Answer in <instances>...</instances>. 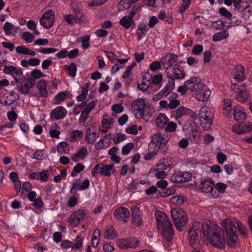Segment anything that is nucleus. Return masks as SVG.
Segmentation results:
<instances>
[{
	"label": "nucleus",
	"instance_id": "obj_1",
	"mask_svg": "<svg viewBox=\"0 0 252 252\" xmlns=\"http://www.w3.org/2000/svg\"><path fill=\"white\" fill-rule=\"evenodd\" d=\"M221 231L218 225L204 222V236L212 246L220 249L224 248L225 240L221 237Z\"/></svg>",
	"mask_w": 252,
	"mask_h": 252
},
{
	"label": "nucleus",
	"instance_id": "obj_2",
	"mask_svg": "<svg viewBox=\"0 0 252 252\" xmlns=\"http://www.w3.org/2000/svg\"><path fill=\"white\" fill-rule=\"evenodd\" d=\"M155 218L157 228L167 241H170L173 238V225L167 215L161 211H156Z\"/></svg>",
	"mask_w": 252,
	"mask_h": 252
},
{
	"label": "nucleus",
	"instance_id": "obj_3",
	"mask_svg": "<svg viewBox=\"0 0 252 252\" xmlns=\"http://www.w3.org/2000/svg\"><path fill=\"white\" fill-rule=\"evenodd\" d=\"M222 226L223 231L226 232L228 237V245L233 247L235 246L238 240V236L236 235L237 228L234 222L230 219H225L222 222Z\"/></svg>",
	"mask_w": 252,
	"mask_h": 252
},
{
	"label": "nucleus",
	"instance_id": "obj_4",
	"mask_svg": "<svg viewBox=\"0 0 252 252\" xmlns=\"http://www.w3.org/2000/svg\"><path fill=\"white\" fill-rule=\"evenodd\" d=\"M170 214L176 229L182 231L188 221L187 213L180 208L172 209Z\"/></svg>",
	"mask_w": 252,
	"mask_h": 252
},
{
	"label": "nucleus",
	"instance_id": "obj_5",
	"mask_svg": "<svg viewBox=\"0 0 252 252\" xmlns=\"http://www.w3.org/2000/svg\"><path fill=\"white\" fill-rule=\"evenodd\" d=\"M204 222L201 223L195 221L193 223L192 227L189 231V242L192 247L199 245L200 236L199 234L202 232L204 235Z\"/></svg>",
	"mask_w": 252,
	"mask_h": 252
},
{
	"label": "nucleus",
	"instance_id": "obj_6",
	"mask_svg": "<svg viewBox=\"0 0 252 252\" xmlns=\"http://www.w3.org/2000/svg\"><path fill=\"white\" fill-rule=\"evenodd\" d=\"M199 120L203 128L205 130L209 129L212 124L214 115L207 107H202L200 110Z\"/></svg>",
	"mask_w": 252,
	"mask_h": 252
},
{
	"label": "nucleus",
	"instance_id": "obj_7",
	"mask_svg": "<svg viewBox=\"0 0 252 252\" xmlns=\"http://www.w3.org/2000/svg\"><path fill=\"white\" fill-rule=\"evenodd\" d=\"M152 138L153 140L149 145V148H153L157 151H158L162 145L165 146L170 140V137L167 133H162L160 132L155 134L152 136Z\"/></svg>",
	"mask_w": 252,
	"mask_h": 252
},
{
	"label": "nucleus",
	"instance_id": "obj_8",
	"mask_svg": "<svg viewBox=\"0 0 252 252\" xmlns=\"http://www.w3.org/2000/svg\"><path fill=\"white\" fill-rule=\"evenodd\" d=\"M166 72L167 77L170 80L182 79L186 76V73L181 69V67L177 64L173 67H166Z\"/></svg>",
	"mask_w": 252,
	"mask_h": 252
},
{
	"label": "nucleus",
	"instance_id": "obj_9",
	"mask_svg": "<svg viewBox=\"0 0 252 252\" xmlns=\"http://www.w3.org/2000/svg\"><path fill=\"white\" fill-rule=\"evenodd\" d=\"M118 246L121 249H134L139 247L140 242L136 237H128L117 240Z\"/></svg>",
	"mask_w": 252,
	"mask_h": 252
},
{
	"label": "nucleus",
	"instance_id": "obj_10",
	"mask_svg": "<svg viewBox=\"0 0 252 252\" xmlns=\"http://www.w3.org/2000/svg\"><path fill=\"white\" fill-rule=\"evenodd\" d=\"M96 125L95 123H93L90 126L86 129L85 139L89 144H93L96 141L99 136V132L96 129Z\"/></svg>",
	"mask_w": 252,
	"mask_h": 252
},
{
	"label": "nucleus",
	"instance_id": "obj_11",
	"mask_svg": "<svg viewBox=\"0 0 252 252\" xmlns=\"http://www.w3.org/2000/svg\"><path fill=\"white\" fill-rule=\"evenodd\" d=\"M195 186L197 189L205 193H211L213 196L214 183L213 180L210 178L202 180L200 183L195 182Z\"/></svg>",
	"mask_w": 252,
	"mask_h": 252
},
{
	"label": "nucleus",
	"instance_id": "obj_12",
	"mask_svg": "<svg viewBox=\"0 0 252 252\" xmlns=\"http://www.w3.org/2000/svg\"><path fill=\"white\" fill-rule=\"evenodd\" d=\"M85 215V213L83 210L79 209L74 211L69 218V224L73 227L77 226L80 222L84 219Z\"/></svg>",
	"mask_w": 252,
	"mask_h": 252
},
{
	"label": "nucleus",
	"instance_id": "obj_13",
	"mask_svg": "<svg viewBox=\"0 0 252 252\" xmlns=\"http://www.w3.org/2000/svg\"><path fill=\"white\" fill-rule=\"evenodd\" d=\"M84 238L78 235L75 240V243H73L67 240H63L62 241L61 246L64 249L71 248L72 249H79L82 247Z\"/></svg>",
	"mask_w": 252,
	"mask_h": 252
},
{
	"label": "nucleus",
	"instance_id": "obj_14",
	"mask_svg": "<svg viewBox=\"0 0 252 252\" xmlns=\"http://www.w3.org/2000/svg\"><path fill=\"white\" fill-rule=\"evenodd\" d=\"M189 82L187 83L189 86V90L197 93L202 90V89L205 88V85L201 82L200 79L197 77L191 78Z\"/></svg>",
	"mask_w": 252,
	"mask_h": 252
},
{
	"label": "nucleus",
	"instance_id": "obj_15",
	"mask_svg": "<svg viewBox=\"0 0 252 252\" xmlns=\"http://www.w3.org/2000/svg\"><path fill=\"white\" fill-rule=\"evenodd\" d=\"M137 118H142L145 115V104L142 99H136L131 104Z\"/></svg>",
	"mask_w": 252,
	"mask_h": 252
},
{
	"label": "nucleus",
	"instance_id": "obj_16",
	"mask_svg": "<svg viewBox=\"0 0 252 252\" xmlns=\"http://www.w3.org/2000/svg\"><path fill=\"white\" fill-rule=\"evenodd\" d=\"M192 175L189 172H179L174 174L171 177V181L177 183H185L191 179Z\"/></svg>",
	"mask_w": 252,
	"mask_h": 252
},
{
	"label": "nucleus",
	"instance_id": "obj_17",
	"mask_svg": "<svg viewBox=\"0 0 252 252\" xmlns=\"http://www.w3.org/2000/svg\"><path fill=\"white\" fill-rule=\"evenodd\" d=\"M27 198L29 200L32 202V205L36 209H39L43 206V202L40 196L37 197L36 193L34 191H30L27 194Z\"/></svg>",
	"mask_w": 252,
	"mask_h": 252
},
{
	"label": "nucleus",
	"instance_id": "obj_18",
	"mask_svg": "<svg viewBox=\"0 0 252 252\" xmlns=\"http://www.w3.org/2000/svg\"><path fill=\"white\" fill-rule=\"evenodd\" d=\"M114 214L117 219L122 220L125 222L127 221L130 216L128 210L123 207L117 209Z\"/></svg>",
	"mask_w": 252,
	"mask_h": 252
},
{
	"label": "nucleus",
	"instance_id": "obj_19",
	"mask_svg": "<svg viewBox=\"0 0 252 252\" xmlns=\"http://www.w3.org/2000/svg\"><path fill=\"white\" fill-rule=\"evenodd\" d=\"M178 56L176 54L168 53L166 54L162 60V65L166 69V67H173V64L177 62Z\"/></svg>",
	"mask_w": 252,
	"mask_h": 252
},
{
	"label": "nucleus",
	"instance_id": "obj_20",
	"mask_svg": "<svg viewBox=\"0 0 252 252\" xmlns=\"http://www.w3.org/2000/svg\"><path fill=\"white\" fill-rule=\"evenodd\" d=\"M234 119L237 121L243 122L247 118L246 114L244 108L240 106L234 107L233 111Z\"/></svg>",
	"mask_w": 252,
	"mask_h": 252
},
{
	"label": "nucleus",
	"instance_id": "obj_21",
	"mask_svg": "<svg viewBox=\"0 0 252 252\" xmlns=\"http://www.w3.org/2000/svg\"><path fill=\"white\" fill-rule=\"evenodd\" d=\"M90 186V181L89 179H85L81 185L77 183H73L70 190L71 194L75 195L77 194V190H82L87 189Z\"/></svg>",
	"mask_w": 252,
	"mask_h": 252
},
{
	"label": "nucleus",
	"instance_id": "obj_22",
	"mask_svg": "<svg viewBox=\"0 0 252 252\" xmlns=\"http://www.w3.org/2000/svg\"><path fill=\"white\" fill-rule=\"evenodd\" d=\"M67 114L66 109L63 106H59L51 113L50 117L52 119L59 120L64 118Z\"/></svg>",
	"mask_w": 252,
	"mask_h": 252
},
{
	"label": "nucleus",
	"instance_id": "obj_23",
	"mask_svg": "<svg viewBox=\"0 0 252 252\" xmlns=\"http://www.w3.org/2000/svg\"><path fill=\"white\" fill-rule=\"evenodd\" d=\"M98 164L99 165V173L101 175H103L105 176H110L111 174L114 173L115 171L113 164L104 165L101 163Z\"/></svg>",
	"mask_w": 252,
	"mask_h": 252
},
{
	"label": "nucleus",
	"instance_id": "obj_24",
	"mask_svg": "<svg viewBox=\"0 0 252 252\" xmlns=\"http://www.w3.org/2000/svg\"><path fill=\"white\" fill-rule=\"evenodd\" d=\"M211 94V91L209 89L203 88L202 90L197 93H194L192 94L199 101H207Z\"/></svg>",
	"mask_w": 252,
	"mask_h": 252
},
{
	"label": "nucleus",
	"instance_id": "obj_25",
	"mask_svg": "<svg viewBox=\"0 0 252 252\" xmlns=\"http://www.w3.org/2000/svg\"><path fill=\"white\" fill-rule=\"evenodd\" d=\"M88 155V151L86 147H81L77 152L76 153L73 155L71 159L72 161L76 162L80 159H83Z\"/></svg>",
	"mask_w": 252,
	"mask_h": 252
},
{
	"label": "nucleus",
	"instance_id": "obj_26",
	"mask_svg": "<svg viewBox=\"0 0 252 252\" xmlns=\"http://www.w3.org/2000/svg\"><path fill=\"white\" fill-rule=\"evenodd\" d=\"M133 17H123L120 20V24L126 30L128 29L130 27L134 28L135 27V23L133 19Z\"/></svg>",
	"mask_w": 252,
	"mask_h": 252
},
{
	"label": "nucleus",
	"instance_id": "obj_27",
	"mask_svg": "<svg viewBox=\"0 0 252 252\" xmlns=\"http://www.w3.org/2000/svg\"><path fill=\"white\" fill-rule=\"evenodd\" d=\"M234 74V78L238 81H243L244 79V67L241 65H238L232 70Z\"/></svg>",
	"mask_w": 252,
	"mask_h": 252
},
{
	"label": "nucleus",
	"instance_id": "obj_28",
	"mask_svg": "<svg viewBox=\"0 0 252 252\" xmlns=\"http://www.w3.org/2000/svg\"><path fill=\"white\" fill-rule=\"evenodd\" d=\"M47 82L45 80H42L38 82L36 87L38 89L41 96L46 97L48 95L47 90Z\"/></svg>",
	"mask_w": 252,
	"mask_h": 252
},
{
	"label": "nucleus",
	"instance_id": "obj_29",
	"mask_svg": "<svg viewBox=\"0 0 252 252\" xmlns=\"http://www.w3.org/2000/svg\"><path fill=\"white\" fill-rule=\"evenodd\" d=\"M19 29V27H15L12 24L7 22L4 24L3 26V30L7 35H14L15 33H17Z\"/></svg>",
	"mask_w": 252,
	"mask_h": 252
},
{
	"label": "nucleus",
	"instance_id": "obj_30",
	"mask_svg": "<svg viewBox=\"0 0 252 252\" xmlns=\"http://www.w3.org/2000/svg\"><path fill=\"white\" fill-rule=\"evenodd\" d=\"M118 236V233L113 226H107L104 232V238L105 239L113 240Z\"/></svg>",
	"mask_w": 252,
	"mask_h": 252
},
{
	"label": "nucleus",
	"instance_id": "obj_31",
	"mask_svg": "<svg viewBox=\"0 0 252 252\" xmlns=\"http://www.w3.org/2000/svg\"><path fill=\"white\" fill-rule=\"evenodd\" d=\"M175 88V82L173 80H169L165 87L162 89L160 94H163L164 96H166L170 94L171 91Z\"/></svg>",
	"mask_w": 252,
	"mask_h": 252
},
{
	"label": "nucleus",
	"instance_id": "obj_32",
	"mask_svg": "<svg viewBox=\"0 0 252 252\" xmlns=\"http://www.w3.org/2000/svg\"><path fill=\"white\" fill-rule=\"evenodd\" d=\"M169 119L164 113H160L156 119V125L158 127L163 128L168 123Z\"/></svg>",
	"mask_w": 252,
	"mask_h": 252
},
{
	"label": "nucleus",
	"instance_id": "obj_33",
	"mask_svg": "<svg viewBox=\"0 0 252 252\" xmlns=\"http://www.w3.org/2000/svg\"><path fill=\"white\" fill-rule=\"evenodd\" d=\"M54 22V19L52 17H41L40 19V24L46 29L50 28Z\"/></svg>",
	"mask_w": 252,
	"mask_h": 252
},
{
	"label": "nucleus",
	"instance_id": "obj_34",
	"mask_svg": "<svg viewBox=\"0 0 252 252\" xmlns=\"http://www.w3.org/2000/svg\"><path fill=\"white\" fill-rule=\"evenodd\" d=\"M249 97L248 93L246 89V87L243 86V90H242L239 93H238L236 96V99L241 102H244L247 101Z\"/></svg>",
	"mask_w": 252,
	"mask_h": 252
},
{
	"label": "nucleus",
	"instance_id": "obj_35",
	"mask_svg": "<svg viewBox=\"0 0 252 252\" xmlns=\"http://www.w3.org/2000/svg\"><path fill=\"white\" fill-rule=\"evenodd\" d=\"M227 187L226 185L222 183H218L214 187L213 196L216 197L219 195V192H224Z\"/></svg>",
	"mask_w": 252,
	"mask_h": 252
},
{
	"label": "nucleus",
	"instance_id": "obj_36",
	"mask_svg": "<svg viewBox=\"0 0 252 252\" xmlns=\"http://www.w3.org/2000/svg\"><path fill=\"white\" fill-rule=\"evenodd\" d=\"M17 99V98H12L8 95H4L0 97V103L3 105L9 106L13 104Z\"/></svg>",
	"mask_w": 252,
	"mask_h": 252
},
{
	"label": "nucleus",
	"instance_id": "obj_37",
	"mask_svg": "<svg viewBox=\"0 0 252 252\" xmlns=\"http://www.w3.org/2000/svg\"><path fill=\"white\" fill-rule=\"evenodd\" d=\"M148 31V29L146 25L144 24H140L137 28L136 34L137 35V39L140 40L142 38V35L146 34Z\"/></svg>",
	"mask_w": 252,
	"mask_h": 252
},
{
	"label": "nucleus",
	"instance_id": "obj_38",
	"mask_svg": "<svg viewBox=\"0 0 252 252\" xmlns=\"http://www.w3.org/2000/svg\"><path fill=\"white\" fill-rule=\"evenodd\" d=\"M138 0H121L118 5L120 10H123L129 8L130 4L136 2Z\"/></svg>",
	"mask_w": 252,
	"mask_h": 252
},
{
	"label": "nucleus",
	"instance_id": "obj_39",
	"mask_svg": "<svg viewBox=\"0 0 252 252\" xmlns=\"http://www.w3.org/2000/svg\"><path fill=\"white\" fill-rule=\"evenodd\" d=\"M19 84V85H17L16 86L17 90L22 94H28L30 93V89H31L29 87V85H28L25 81L24 82V83Z\"/></svg>",
	"mask_w": 252,
	"mask_h": 252
},
{
	"label": "nucleus",
	"instance_id": "obj_40",
	"mask_svg": "<svg viewBox=\"0 0 252 252\" xmlns=\"http://www.w3.org/2000/svg\"><path fill=\"white\" fill-rule=\"evenodd\" d=\"M58 152L62 155L67 154L69 151V147L67 143L63 142L57 146Z\"/></svg>",
	"mask_w": 252,
	"mask_h": 252
},
{
	"label": "nucleus",
	"instance_id": "obj_41",
	"mask_svg": "<svg viewBox=\"0 0 252 252\" xmlns=\"http://www.w3.org/2000/svg\"><path fill=\"white\" fill-rule=\"evenodd\" d=\"M151 84V81L149 79H147L145 75L143 76V80L141 84H138V88L139 89L143 92L146 91Z\"/></svg>",
	"mask_w": 252,
	"mask_h": 252
},
{
	"label": "nucleus",
	"instance_id": "obj_42",
	"mask_svg": "<svg viewBox=\"0 0 252 252\" xmlns=\"http://www.w3.org/2000/svg\"><path fill=\"white\" fill-rule=\"evenodd\" d=\"M229 35L228 33L226 31H222L214 34L213 36V40L214 41H218L226 39Z\"/></svg>",
	"mask_w": 252,
	"mask_h": 252
},
{
	"label": "nucleus",
	"instance_id": "obj_43",
	"mask_svg": "<svg viewBox=\"0 0 252 252\" xmlns=\"http://www.w3.org/2000/svg\"><path fill=\"white\" fill-rule=\"evenodd\" d=\"M64 69L68 71L69 76L72 77L75 76L77 71V66L74 63H71L69 65H65L64 66Z\"/></svg>",
	"mask_w": 252,
	"mask_h": 252
},
{
	"label": "nucleus",
	"instance_id": "obj_44",
	"mask_svg": "<svg viewBox=\"0 0 252 252\" xmlns=\"http://www.w3.org/2000/svg\"><path fill=\"white\" fill-rule=\"evenodd\" d=\"M100 235V232L99 229H96L94 230V234L93 238L92 239L91 243L92 246L96 248L97 245L99 244V239L98 238L99 237Z\"/></svg>",
	"mask_w": 252,
	"mask_h": 252
},
{
	"label": "nucleus",
	"instance_id": "obj_45",
	"mask_svg": "<svg viewBox=\"0 0 252 252\" xmlns=\"http://www.w3.org/2000/svg\"><path fill=\"white\" fill-rule=\"evenodd\" d=\"M85 168V166L82 163H77L73 168L71 176L73 177L76 176L78 173H80Z\"/></svg>",
	"mask_w": 252,
	"mask_h": 252
},
{
	"label": "nucleus",
	"instance_id": "obj_46",
	"mask_svg": "<svg viewBox=\"0 0 252 252\" xmlns=\"http://www.w3.org/2000/svg\"><path fill=\"white\" fill-rule=\"evenodd\" d=\"M149 174H151L152 176L157 177L158 179H163L167 175L165 171H158L153 169L150 170Z\"/></svg>",
	"mask_w": 252,
	"mask_h": 252
},
{
	"label": "nucleus",
	"instance_id": "obj_47",
	"mask_svg": "<svg viewBox=\"0 0 252 252\" xmlns=\"http://www.w3.org/2000/svg\"><path fill=\"white\" fill-rule=\"evenodd\" d=\"M231 102L230 99H225L224 100V107L223 109V113L225 115L229 114L231 111Z\"/></svg>",
	"mask_w": 252,
	"mask_h": 252
},
{
	"label": "nucleus",
	"instance_id": "obj_48",
	"mask_svg": "<svg viewBox=\"0 0 252 252\" xmlns=\"http://www.w3.org/2000/svg\"><path fill=\"white\" fill-rule=\"evenodd\" d=\"M64 20L69 25H72L74 23H81L83 22L81 18L78 17H64Z\"/></svg>",
	"mask_w": 252,
	"mask_h": 252
},
{
	"label": "nucleus",
	"instance_id": "obj_49",
	"mask_svg": "<svg viewBox=\"0 0 252 252\" xmlns=\"http://www.w3.org/2000/svg\"><path fill=\"white\" fill-rule=\"evenodd\" d=\"M228 23L225 21V22L221 20H218L217 21L212 22L211 24V27L216 30H220L224 28L225 26V23Z\"/></svg>",
	"mask_w": 252,
	"mask_h": 252
},
{
	"label": "nucleus",
	"instance_id": "obj_50",
	"mask_svg": "<svg viewBox=\"0 0 252 252\" xmlns=\"http://www.w3.org/2000/svg\"><path fill=\"white\" fill-rule=\"evenodd\" d=\"M184 202L183 197L179 195L174 196L171 198L170 202L175 205H181Z\"/></svg>",
	"mask_w": 252,
	"mask_h": 252
},
{
	"label": "nucleus",
	"instance_id": "obj_51",
	"mask_svg": "<svg viewBox=\"0 0 252 252\" xmlns=\"http://www.w3.org/2000/svg\"><path fill=\"white\" fill-rule=\"evenodd\" d=\"M236 223L237 225V228L238 229L240 234L246 237L248 233L246 227L240 221L236 222Z\"/></svg>",
	"mask_w": 252,
	"mask_h": 252
},
{
	"label": "nucleus",
	"instance_id": "obj_52",
	"mask_svg": "<svg viewBox=\"0 0 252 252\" xmlns=\"http://www.w3.org/2000/svg\"><path fill=\"white\" fill-rule=\"evenodd\" d=\"M187 108L180 107L175 111L176 118H180L184 115H187Z\"/></svg>",
	"mask_w": 252,
	"mask_h": 252
},
{
	"label": "nucleus",
	"instance_id": "obj_53",
	"mask_svg": "<svg viewBox=\"0 0 252 252\" xmlns=\"http://www.w3.org/2000/svg\"><path fill=\"white\" fill-rule=\"evenodd\" d=\"M169 167V164L167 161H163L162 162L157 164L153 169L158 171H165Z\"/></svg>",
	"mask_w": 252,
	"mask_h": 252
},
{
	"label": "nucleus",
	"instance_id": "obj_54",
	"mask_svg": "<svg viewBox=\"0 0 252 252\" xmlns=\"http://www.w3.org/2000/svg\"><path fill=\"white\" fill-rule=\"evenodd\" d=\"M22 37L27 42L31 43L33 40L34 36L30 32H25L22 33Z\"/></svg>",
	"mask_w": 252,
	"mask_h": 252
},
{
	"label": "nucleus",
	"instance_id": "obj_55",
	"mask_svg": "<svg viewBox=\"0 0 252 252\" xmlns=\"http://www.w3.org/2000/svg\"><path fill=\"white\" fill-rule=\"evenodd\" d=\"M134 148V144L133 143H129L123 146L122 149V153L124 155H127L130 151Z\"/></svg>",
	"mask_w": 252,
	"mask_h": 252
},
{
	"label": "nucleus",
	"instance_id": "obj_56",
	"mask_svg": "<svg viewBox=\"0 0 252 252\" xmlns=\"http://www.w3.org/2000/svg\"><path fill=\"white\" fill-rule=\"evenodd\" d=\"M69 94V92L67 91L62 92L55 96V99L58 101H61L65 99Z\"/></svg>",
	"mask_w": 252,
	"mask_h": 252
},
{
	"label": "nucleus",
	"instance_id": "obj_57",
	"mask_svg": "<svg viewBox=\"0 0 252 252\" xmlns=\"http://www.w3.org/2000/svg\"><path fill=\"white\" fill-rule=\"evenodd\" d=\"M116 135L117 136L113 139V142L115 144L120 143V142L126 140L127 138L126 135L121 133H117Z\"/></svg>",
	"mask_w": 252,
	"mask_h": 252
},
{
	"label": "nucleus",
	"instance_id": "obj_58",
	"mask_svg": "<svg viewBox=\"0 0 252 252\" xmlns=\"http://www.w3.org/2000/svg\"><path fill=\"white\" fill-rule=\"evenodd\" d=\"M39 180L45 182L48 181L49 174L48 170H44L38 173Z\"/></svg>",
	"mask_w": 252,
	"mask_h": 252
},
{
	"label": "nucleus",
	"instance_id": "obj_59",
	"mask_svg": "<svg viewBox=\"0 0 252 252\" xmlns=\"http://www.w3.org/2000/svg\"><path fill=\"white\" fill-rule=\"evenodd\" d=\"M175 192V190L173 189H170V188H167V189H163L161 191H159V193L160 195L162 197H167L170 195H171L172 194H174Z\"/></svg>",
	"mask_w": 252,
	"mask_h": 252
},
{
	"label": "nucleus",
	"instance_id": "obj_60",
	"mask_svg": "<svg viewBox=\"0 0 252 252\" xmlns=\"http://www.w3.org/2000/svg\"><path fill=\"white\" fill-rule=\"evenodd\" d=\"M227 18L229 21L228 23L230 24L227 26L232 27L239 25L241 23V21L238 19V17H227Z\"/></svg>",
	"mask_w": 252,
	"mask_h": 252
},
{
	"label": "nucleus",
	"instance_id": "obj_61",
	"mask_svg": "<svg viewBox=\"0 0 252 252\" xmlns=\"http://www.w3.org/2000/svg\"><path fill=\"white\" fill-rule=\"evenodd\" d=\"M167 126L165 129L166 132H174L177 128V124L173 122H169L166 124Z\"/></svg>",
	"mask_w": 252,
	"mask_h": 252
},
{
	"label": "nucleus",
	"instance_id": "obj_62",
	"mask_svg": "<svg viewBox=\"0 0 252 252\" xmlns=\"http://www.w3.org/2000/svg\"><path fill=\"white\" fill-rule=\"evenodd\" d=\"M90 37L88 35H86L81 38V41L82 42V47L86 49L90 46L89 40Z\"/></svg>",
	"mask_w": 252,
	"mask_h": 252
},
{
	"label": "nucleus",
	"instance_id": "obj_63",
	"mask_svg": "<svg viewBox=\"0 0 252 252\" xmlns=\"http://www.w3.org/2000/svg\"><path fill=\"white\" fill-rule=\"evenodd\" d=\"M11 109V111L7 113V118L10 121H15L17 118V115L14 111L15 107H12Z\"/></svg>",
	"mask_w": 252,
	"mask_h": 252
},
{
	"label": "nucleus",
	"instance_id": "obj_64",
	"mask_svg": "<svg viewBox=\"0 0 252 252\" xmlns=\"http://www.w3.org/2000/svg\"><path fill=\"white\" fill-rule=\"evenodd\" d=\"M133 225L136 226H139L143 223V220L140 215L134 216L132 218Z\"/></svg>",
	"mask_w": 252,
	"mask_h": 252
}]
</instances>
